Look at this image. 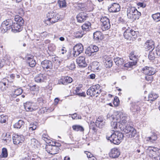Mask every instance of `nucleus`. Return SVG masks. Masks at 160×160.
<instances>
[{
	"mask_svg": "<svg viewBox=\"0 0 160 160\" xmlns=\"http://www.w3.org/2000/svg\"><path fill=\"white\" fill-rule=\"evenodd\" d=\"M129 32L130 33L131 37L133 36L134 38L137 37L138 33V32L132 30H130Z\"/></svg>",
	"mask_w": 160,
	"mask_h": 160,
	"instance_id": "obj_53",
	"label": "nucleus"
},
{
	"mask_svg": "<svg viewBox=\"0 0 160 160\" xmlns=\"http://www.w3.org/2000/svg\"><path fill=\"white\" fill-rule=\"evenodd\" d=\"M156 54L158 56H160V46H158L156 49Z\"/></svg>",
	"mask_w": 160,
	"mask_h": 160,
	"instance_id": "obj_64",
	"label": "nucleus"
},
{
	"mask_svg": "<svg viewBox=\"0 0 160 160\" xmlns=\"http://www.w3.org/2000/svg\"><path fill=\"white\" fill-rule=\"evenodd\" d=\"M159 148H157L152 147H149L148 148V150H149L151 153H152V154H155L158 151L157 149H158Z\"/></svg>",
	"mask_w": 160,
	"mask_h": 160,
	"instance_id": "obj_49",
	"label": "nucleus"
},
{
	"mask_svg": "<svg viewBox=\"0 0 160 160\" xmlns=\"http://www.w3.org/2000/svg\"><path fill=\"white\" fill-rule=\"evenodd\" d=\"M148 57L150 60H153L155 59V56L154 53L151 51L150 52Z\"/></svg>",
	"mask_w": 160,
	"mask_h": 160,
	"instance_id": "obj_51",
	"label": "nucleus"
},
{
	"mask_svg": "<svg viewBox=\"0 0 160 160\" xmlns=\"http://www.w3.org/2000/svg\"><path fill=\"white\" fill-rule=\"evenodd\" d=\"M13 22L11 19H8L3 21L0 28L2 32L4 33L11 29V26Z\"/></svg>",
	"mask_w": 160,
	"mask_h": 160,
	"instance_id": "obj_3",
	"label": "nucleus"
},
{
	"mask_svg": "<svg viewBox=\"0 0 160 160\" xmlns=\"http://www.w3.org/2000/svg\"><path fill=\"white\" fill-rule=\"evenodd\" d=\"M154 43L152 40H147L145 43L144 47L147 50L152 51L154 48Z\"/></svg>",
	"mask_w": 160,
	"mask_h": 160,
	"instance_id": "obj_16",
	"label": "nucleus"
},
{
	"mask_svg": "<svg viewBox=\"0 0 160 160\" xmlns=\"http://www.w3.org/2000/svg\"><path fill=\"white\" fill-rule=\"evenodd\" d=\"M82 85H80L78 86L76 88V89L75 90V93L77 95V93H79V91L80 90L81 88L82 87Z\"/></svg>",
	"mask_w": 160,
	"mask_h": 160,
	"instance_id": "obj_60",
	"label": "nucleus"
},
{
	"mask_svg": "<svg viewBox=\"0 0 160 160\" xmlns=\"http://www.w3.org/2000/svg\"><path fill=\"white\" fill-rule=\"evenodd\" d=\"M113 103L116 106H118V104H119V100L117 97L115 98L113 101Z\"/></svg>",
	"mask_w": 160,
	"mask_h": 160,
	"instance_id": "obj_59",
	"label": "nucleus"
},
{
	"mask_svg": "<svg viewBox=\"0 0 160 160\" xmlns=\"http://www.w3.org/2000/svg\"><path fill=\"white\" fill-rule=\"evenodd\" d=\"M87 14L84 12H81L78 14L77 16L78 22L81 23L86 20L88 18Z\"/></svg>",
	"mask_w": 160,
	"mask_h": 160,
	"instance_id": "obj_18",
	"label": "nucleus"
},
{
	"mask_svg": "<svg viewBox=\"0 0 160 160\" xmlns=\"http://www.w3.org/2000/svg\"><path fill=\"white\" fill-rule=\"evenodd\" d=\"M73 129L76 131L83 132L84 129V128L81 126L78 125H75L72 126Z\"/></svg>",
	"mask_w": 160,
	"mask_h": 160,
	"instance_id": "obj_32",
	"label": "nucleus"
},
{
	"mask_svg": "<svg viewBox=\"0 0 160 160\" xmlns=\"http://www.w3.org/2000/svg\"><path fill=\"white\" fill-rule=\"evenodd\" d=\"M120 154L119 150L117 148H112L109 153V156L113 158H118Z\"/></svg>",
	"mask_w": 160,
	"mask_h": 160,
	"instance_id": "obj_15",
	"label": "nucleus"
},
{
	"mask_svg": "<svg viewBox=\"0 0 160 160\" xmlns=\"http://www.w3.org/2000/svg\"><path fill=\"white\" fill-rule=\"evenodd\" d=\"M138 55L135 54L134 52H131L129 54V58L132 61H136L138 58Z\"/></svg>",
	"mask_w": 160,
	"mask_h": 160,
	"instance_id": "obj_37",
	"label": "nucleus"
},
{
	"mask_svg": "<svg viewBox=\"0 0 160 160\" xmlns=\"http://www.w3.org/2000/svg\"><path fill=\"white\" fill-rule=\"evenodd\" d=\"M109 20V18H108L107 17L105 16H102L101 18L100 21L102 23Z\"/></svg>",
	"mask_w": 160,
	"mask_h": 160,
	"instance_id": "obj_56",
	"label": "nucleus"
},
{
	"mask_svg": "<svg viewBox=\"0 0 160 160\" xmlns=\"http://www.w3.org/2000/svg\"><path fill=\"white\" fill-rule=\"evenodd\" d=\"M140 109V107L136 104L133 105L130 108L131 110L134 112H138Z\"/></svg>",
	"mask_w": 160,
	"mask_h": 160,
	"instance_id": "obj_42",
	"label": "nucleus"
},
{
	"mask_svg": "<svg viewBox=\"0 0 160 160\" xmlns=\"http://www.w3.org/2000/svg\"><path fill=\"white\" fill-rule=\"evenodd\" d=\"M83 50V46L81 43L78 44L73 48L72 54L74 57H76L82 52Z\"/></svg>",
	"mask_w": 160,
	"mask_h": 160,
	"instance_id": "obj_9",
	"label": "nucleus"
},
{
	"mask_svg": "<svg viewBox=\"0 0 160 160\" xmlns=\"http://www.w3.org/2000/svg\"><path fill=\"white\" fill-rule=\"evenodd\" d=\"M8 84L5 82L2 81L0 82V89L2 91H4L8 88Z\"/></svg>",
	"mask_w": 160,
	"mask_h": 160,
	"instance_id": "obj_38",
	"label": "nucleus"
},
{
	"mask_svg": "<svg viewBox=\"0 0 160 160\" xmlns=\"http://www.w3.org/2000/svg\"><path fill=\"white\" fill-rule=\"evenodd\" d=\"M47 18L46 21L49 22L52 24L57 22L60 19L59 15L53 12H48L47 15Z\"/></svg>",
	"mask_w": 160,
	"mask_h": 160,
	"instance_id": "obj_5",
	"label": "nucleus"
},
{
	"mask_svg": "<svg viewBox=\"0 0 160 160\" xmlns=\"http://www.w3.org/2000/svg\"><path fill=\"white\" fill-rule=\"evenodd\" d=\"M12 140L14 144H20L23 142L24 138L22 135H19L18 134H15L12 137Z\"/></svg>",
	"mask_w": 160,
	"mask_h": 160,
	"instance_id": "obj_12",
	"label": "nucleus"
},
{
	"mask_svg": "<svg viewBox=\"0 0 160 160\" xmlns=\"http://www.w3.org/2000/svg\"><path fill=\"white\" fill-rule=\"evenodd\" d=\"M123 36L127 40H130L131 39L132 37L129 31L126 29L124 32Z\"/></svg>",
	"mask_w": 160,
	"mask_h": 160,
	"instance_id": "obj_39",
	"label": "nucleus"
},
{
	"mask_svg": "<svg viewBox=\"0 0 160 160\" xmlns=\"http://www.w3.org/2000/svg\"><path fill=\"white\" fill-rule=\"evenodd\" d=\"M106 138L108 140H110L111 143L118 145L123 139V135L121 132H116L111 135H107Z\"/></svg>",
	"mask_w": 160,
	"mask_h": 160,
	"instance_id": "obj_1",
	"label": "nucleus"
},
{
	"mask_svg": "<svg viewBox=\"0 0 160 160\" xmlns=\"http://www.w3.org/2000/svg\"><path fill=\"white\" fill-rule=\"evenodd\" d=\"M31 159V154L29 152L24 153V156L22 160H30Z\"/></svg>",
	"mask_w": 160,
	"mask_h": 160,
	"instance_id": "obj_45",
	"label": "nucleus"
},
{
	"mask_svg": "<svg viewBox=\"0 0 160 160\" xmlns=\"http://www.w3.org/2000/svg\"><path fill=\"white\" fill-rule=\"evenodd\" d=\"M105 67L107 68H110L112 66V61L108 56L105 55L102 57Z\"/></svg>",
	"mask_w": 160,
	"mask_h": 160,
	"instance_id": "obj_11",
	"label": "nucleus"
},
{
	"mask_svg": "<svg viewBox=\"0 0 160 160\" xmlns=\"http://www.w3.org/2000/svg\"><path fill=\"white\" fill-rule=\"evenodd\" d=\"M76 62L80 66L85 67L87 66L85 58L84 56H80L78 57L76 59Z\"/></svg>",
	"mask_w": 160,
	"mask_h": 160,
	"instance_id": "obj_20",
	"label": "nucleus"
},
{
	"mask_svg": "<svg viewBox=\"0 0 160 160\" xmlns=\"http://www.w3.org/2000/svg\"><path fill=\"white\" fill-rule=\"evenodd\" d=\"M100 86L98 84L91 86L87 91V95L91 97H93L96 95V96L97 97L102 92L101 90L100 89Z\"/></svg>",
	"mask_w": 160,
	"mask_h": 160,
	"instance_id": "obj_2",
	"label": "nucleus"
},
{
	"mask_svg": "<svg viewBox=\"0 0 160 160\" xmlns=\"http://www.w3.org/2000/svg\"><path fill=\"white\" fill-rule=\"evenodd\" d=\"M8 119V117L6 115H2L0 116V122L1 123H5Z\"/></svg>",
	"mask_w": 160,
	"mask_h": 160,
	"instance_id": "obj_44",
	"label": "nucleus"
},
{
	"mask_svg": "<svg viewBox=\"0 0 160 160\" xmlns=\"http://www.w3.org/2000/svg\"><path fill=\"white\" fill-rule=\"evenodd\" d=\"M61 80V82L62 84L66 85L72 82V79L70 77H66L62 79Z\"/></svg>",
	"mask_w": 160,
	"mask_h": 160,
	"instance_id": "obj_26",
	"label": "nucleus"
},
{
	"mask_svg": "<svg viewBox=\"0 0 160 160\" xmlns=\"http://www.w3.org/2000/svg\"><path fill=\"white\" fill-rule=\"evenodd\" d=\"M135 8L134 7H131L128 8L127 10V15L128 18L131 19H132L135 12Z\"/></svg>",
	"mask_w": 160,
	"mask_h": 160,
	"instance_id": "obj_23",
	"label": "nucleus"
},
{
	"mask_svg": "<svg viewBox=\"0 0 160 160\" xmlns=\"http://www.w3.org/2000/svg\"><path fill=\"white\" fill-rule=\"evenodd\" d=\"M158 97V95L154 92L149 94L148 96V101H153Z\"/></svg>",
	"mask_w": 160,
	"mask_h": 160,
	"instance_id": "obj_29",
	"label": "nucleus"
},
{
	"mask_svg": "<svg viewBox=\"0 0 160 160\" xmlns=\"http://www.w3.org/2000/svg\"><path fill=\"white\" fill-rule=\"evenodd\" d=\"M96 126V123L94 122H91L89 126L90 130H92L93 132H97V129Z\"/></svg>",
	"mask_w": 160,
	"mask_h": 160,
	"instance_id": "obj_40",
	"label": "nucleus"
},
{
	"mask_svg": "<svg viewBox=\"0 0 160 160\" xmlns=\"http://www.w3.org/2000/svg\"><path fill=\"white\" fill-rule=\"evenodd\" d=\"M114 61L116 65L122 68H123L124 61L123 58L116 57L114 59Z\"/></svg>",
	"mask_w": 160,
	"mask_h": 160,
	"instance_id": "obj_22",
	"label": "nucleus"
},
{
	"mask_svg": "<svg viewBox=\"0 0 160 160\" xmlns=\"http://www.w3.org/2000/svg\"><path fill=\"white\" fill-rule=\"evenodd\" d=\"M23 25H20L17 23L14 22L12 24L11 28V31L12 32L16 33V32H19L22 30V26Z\"/></svg>",
	"mask_w": 160,
	"mask_h": 160,
	"instance_id": "obj_19",
	"label": "nucleus"
},
{
	"mask_svg": "<svg viewBox=\"0 0 160 160\" xmlns=\"http://www.w3.org/2000/svg\"><path fill=\"white\" fill-rule=\"evenodd\" d=\"M32 160H41V159L37 155H35L34 156H33Z\"/></svg>",
	"mask_w": 160,
	"mask_h": 160,
	"instance_id": "obj_63",
	"label": "nucleus"
},
{
	"mask_svg": "<svg viewBox=\"0 0 160 160\" xmlns=\"http://www.w3.org/2000/svg\"><path fill=\"white\" fill-rule=\"evenodd\" d=\"M123 130L127 134V137L129 138L134 137L136 134V130L132 127L129 125L126 126Z\"/></svg>",
	"mask_w": 160,
	"mask_h": 160,
	"instance_id": "obj_6",
	"label": "nucleus"
},
{
	"mask_svg": "<svg viewBox=\"0 0 160 160\" xmlns=\"http://www.w3.org/2000/svg\"><path fill=\"white\" fill-rule=\"evenodd\" d=\"M67 67L68 68H69L70 70H73L76 67L74 62L72 61L71 62L70 65L67 66Z\"/></svg>",
	"mask_w": 160,
	"mask_h": 160,
	"instance_id": "obj_50",
	"label": "nucleus"
},
{
	"mask_svg": "<svg viewBox=\"0 0 160 160\" xmlns=\"http://www.w3.org/2000/svg\"><path fill=\"white\" fill-rule=\"evenodd\" d=\"M60 146V144H58V145L48 144L46 146L45 149L49 154L54 155L58 153L60 149L59 147Z\"/></svg>",
	"mask_w": 160,
	"mask_h": 160,
	"instance_id": "obj_4",
	"label": "nucleus"
},
{
	"mask_svg": "<svg viewBox=\"0 0 160 160\" xmlns=\"http://www.w3.org/2000/svg\"><path fill=\"white\" fill-rule=\"evenodd\" d=\"M58 3L60 8H64L66 6V2L65 0H59Z\"/></svg>",
	"mask_w": 160,
	"mask_h": 160,
	"instance_id": "obj_46",
	"label": "nucleus"
},
{
	"mask_svg": "<svg viewBox=\"0 0 160 160\" xmlns=\"http://www.w3.org/2000/svg\"><path fill=\"white\" fill-rule=\"evenodd\" d=\"M84 152L87 154V157L88 158H89V159L91 158H92V157H94V156H93V155L90 152L86 151H85Z\"/></svg>",
	"mask_w": 160,
	"mask_h": 160,
	"instance_id": "obj_62",
	"label": "nucleus"
},
{
	"mask_svg": "<svg viewBox=\"0 0 160 160\" xmlns=\"http://www.w3.org/2000/svg\"><path fill=\"white\" fill-rule=\"evenodd\" d=\"M14 20L16 23H17L20 25H23L24 24V21L23 18L18 15H17L15 16Z\"/></svg>",
	"mask_w": 160,
	"mask_h": 160,
	"instance_id": "obj_30",
	"label": "nucleus"
},
{
	"mask_svg": "<svg viewBox=\"0 0 160 160\" xmlns=\"http://www.w3.org/2000/svg\"><path fill=\"white\" fill-rule=\"evenodd\" d=\"M142 72L146 75H153L155 73V71L152 67H145L142 69Z\"/></svg>",
	"mask_w": 160,
	"mask_h": 160,
	"instance_id": "obj_17",
	"label": "nucleus"
},
{
	"mask_svg": "<svg viewBox=\"0 0 160 160\" xmlns=\"http://www.w3.org/2000/svg\"><path fill=\"white\" fill-rule=\"evenodd\" d=\"M152 17L156 22L160 21V13H157L152 15Z\"/></svg>",
	"mask_w": 160,
	"mask_h": 160,
	"instance_id": "obj_41",
	"label": "nucleus"
},
{
	"mask_svg": "<svg viewBox=\"0 0 160 160\" xmlns=\"http://www.w3.org/2000/svg\"><path fill=\"white\" fill-rule=\"evenodd\" d=\"M29 87L30 90L32 91H35L38 88V86H37L36 85H34L32 86H30Z\"/></svg>",
	"mask_w": 160,
	"mask_h": 160,
	"instance_id": "obj_58",
	"label": "nucleus"
},
{
	"mask_svg": "<svg viewBox=\"0 0 160 160\" xmlns=\"http://www.w3.org/2000/svg\"><path fill=\"white\" fill-rule=\"evenodd\" d=\"M27 61V62L30 67H33L35 66L36 62L35 61L33 58V57L31 56V57H28Z\"/></svg>",
	"mask_w": 160,
	"mask_h": 160,
	"instance_id": "obj_27",
	"label": "nucleus"
},
{
	"mask_svg": "<svg viewBox=\"0 0 160 160\" xmlns=\"http://www.w3.org/2000/svg\"><path fill=\"white\" fill-rule=\"evenodd\" d=\"M11 88L13 93V94L16 96L20 95L22 92V89L20 88H18L14 86H12Z\"/></svg>",
	"mask_w": 160,
	"mask_h": 160,
	"instance_id": "obj_25",
	"label": "nucleus"
},
{
	"mask_svg": "<svg viewBox=\"0 0 160 160\" xmlns=\"http://www.w3.org/2000/svg\"><path fill=\"white\" fill-rule=\"evenodd\" d=\"M127 119V115L122 112H120L117 116V122L122 125H123L126 123Z\"/></svg>",
	"mask_w": 160,
	"mask_h": 160,
	"instance_id": "obj_10",
	"label": "nucleus"
},
{
	"mask_svg": "<svg viewBox=\"0 0 160 160\" xmlns=\"http://www.w3.org/2000/svg\"><path fill=\"white\" fill-rule=\"evenodd\" d=\"M31 145L32 147L36 148H38L39 142L38 140L35 138H32L31 139Z\"/></svg>",
	"mask_w": 160,
	"mask_h": 160,
	"instance_id": "obj_35",
	"label": "nucleus"
},
{
	"mask_svg": "<svg viewBox=\"0 0 160 160\" xmlns=\"http://www.w3.org/2000/svg\"><path fill=\"white\" fill-rule=\"evenodd\" d=\"M145 76V79L147 81L149 82H151L153 80V77L152 76V75H146Z\"/></svg>",
	"mask_w": 160,
	"mask_h": 160,
	"instance_id": "obj_54",
	"label": "nucleus"
},
{
	"mask_svg": "<svg viewBox=\"0 0 160 160\" xmlns=\"http://www.w3.org/2000/svg\"><path fill=\"white\" fill-rule=\"evenodd\" d=\"M120 9V7L119 5L118 4L114 3L112 4L108 10L110 12H113L119 11Z\"/></svg>",
	"mask_w": 160,
	"mask_h": 160,
	"instance_id": "obj_21",
	"label": "nucleus"
},
{
	"mask_svg": "<svg viewBox=\"0 0 160 160\" xmlns=\"http://www.w3.org/2000/svg\"><path fill=\"white\" fill-rule=\"evenodd\" d=\"M24 124V122L22 120H19L14 125V127L16 128H20Z\"/></svg>",
	"mask_w": 160,
	"mask_h": 160,
	"instance_id": "obj_33",
	"label": "nucleus"
},
{
	"mask_svg": "<svg viewBox=\"0 0 160 160\" xmlns=\"http://www.w3.org/2000/svg\"><path fill=\"white\" fill-rule=\"evenodd\" d=\"M41 65L44 70L51 69L53 67V64L51 61L48 60H45L42 61Z\"/></svg>",
	"mask_w": 160,
	"mask_h": 160,
	"instance_id": "obj_14",
	"label": "nucleus"
},
{
	"mask_svg": "<svg viewBox=\"0 0 160 160\" xmlns=\"http://www.w3.org/2000/svg\"><path fill=\"white\" fill-rule=\"evenodd\" d=\"M24 108L27 112H32L38 109L39 108L36 104L30 102H27L24 103Z\"/></svg>",
	"mask_w": 160,
	"mask_h": 160,
	"instance_id": "obj_7",
	"label": "nucleus"
},
{
	"mask_svg": "<svg viewBox=\"0 0 160 160\" xmlns=\"http://www.w3.org/2000/svg\"><path fill=\"white\" fill-rule=\"evenodd\" d=\"M7 150L6 148H3L2 149L1 155L2 157L6 158L8 156Z\"/></svg>",
	"mask_w": 160,
	"mask_h": 160,
	"instance_id": "obj_47",
	"label": "nucleus"
},
{
	"mask_svg": "<svg viewBox=\"0 0 160 160\" xmlns=\"http://www.w3.org/2000/svg\"><path fill=\"white\" fill-rule=\"evenodd\" d=\"M105 122H100V123H97L96 124V127L99 128H102L105 125Z\"/></svg>",
	"mask_w": 160,
	"mask_h": 160,
	"instance_id": "obj_55",
	"label": "nucleus"
},
{
	"mask_svg": "<svg viewBox=\"0 0 160 160\" xmlns=\"http://www.w3.org/2000/svg\"><path fill=\"white\" fill-rule=\"evenodd\" d=\"M48 75L45 74H39L34 78L35 81L37 82H46L48 79Z\"/></svg>",
	"mask_w": 160,
	"mask_h": 160,
	"instance_id": "obj_13",
	"label": "nucleus"
},
{
	"mask_svg": "<svg viewBox=\"0 0 160 160\" xmlns=\"http://www.w3.org/2000/svg\"><path fill=\"white\" fill-rule=\"evenodd\" d=\"M157 136L155 134H153L151 137L147 138V141L153 142L154 141L157 140Z\"/></svg>",
	"mask_w": 160,
	"mask_h": 160,
	"instance_id": "obj_43",
	"label": "nucleus"
},
{
	"mask_svg": "<svg viewBox=\"0 0 160 160\" xmlns=\"http://www.w3.org/2000/svg\"><path fill=\"white\" fill-rule=\"evenodd\" d=\"M37 101L39 105L42 106L45 103V101L42 98H39L37 99Z\"/></svg>",
	"mask_w": 160,
	"mask_h": 160,
	"instance_id": "obj_52",
	"label": "nucleus"
},
{
	"mask_svg": "<svg viewBox=\"0 0 160 160\" xmlns=\"http://www.w3.org/2000/svg\"><path fill=\"white\" fill-rule=\"evenodd\" d=\"M98 50V47L95 45H90L85 50V53L88 56H93Z\"/></svg>",
	"mask_w": 160,
	"mask_h": 160,
	"instance_id": "obj_8",
	"label": "nucleus"
},
{
	"mask_svg": "<svg viewBox=\"0 0 160 160\" xmlns=\"http://www.w3.org/2000/svg\"><path fill=\"white\" fill-rule=\"evenodd\" d=\"M2 140L6 141V142H8L11 140V137L9 133H3L2 135Z\"/></svg>",
	"mask_w": 160,
	"mask_h": 160,
	"instance_id": "obj_31",
	"label": "nucleus"
},
{
	"mask_svg": "<svg viewBox=\"0 0 160 160\" xmlns=\"http://www.w3.org/2000/svg\"><path fill=\"white\" fill-rule=\"evenodd\" d=\"M74 36L76 38H80L83 36V34L81 32L76 31L74 32Z\"/></svg>",
	"mask_w": 160,
	"mask_h": 160,
	"instance_id": "obj_48",
	"label": "nucleus"
},
{
	"mask_svg": "<svg viewBox=\"0 0 160 160\" xmlns=\"http://www.w3.org/2000/svg\"><path fill=\"white\" fill-rule=\"evenodd\" d=\"M48 136L47 134H44L42 136V138L45 141H46L48 139Z\"/></svg>",
	"mask_w": 160,
	"mask_h": 160,
	"instance_id": "obj_61",
	"label": "nucleus"
},
{
	"mask_svg": "<svg viewBox=\"0 0 160 160\" xmlns=\"http://www.w3.org/2000/svg\"><path fill=\"white\" fill-rule=\"evenodd\" d=\"M105 122V120L103 118L100 117H99L97 119L96 122V124L97 123H100V122Z\"/></svg>",
	"mask_w": 160,
	"mask_h": 160,
	"instance_id": "obj_57",
	"label": "nucleus"
},
{
	"mask_svg": "<svg viewBox=\"0 0 160 160\" xmlns=\"http://www.w3.org/2000/svg\"><path fill=\"white\" fill-rule=\"evenodd\" d=\"M91 25V23L88 22L84 23L82 26V29L85 31H89Z\"/></svg>",
	"mask_w": 160,
	"mask_h": 160,
	"instance_id": "obj_34",
	"label": "nucleus"
},
{
	"mask_svg": "<svg viewBox=\"0 0 160 160\" xmlns=\"http://www.w3.org/2000/svg\"><path fill=\"white\" fill-rule=\"evenodd\" d=\"M134 14V16H133L132 18V20H136L138 19L141 15V12L138 11L136 8Z\"/></svg>",
	"mask_w": 160,
	"mask_h": 160,
	"instance_id": "obj_36",
	"label": "nucleus"
},
{
	"mask_svg": "<svg viewBox=\"0 0 160 160\" xmlns=\"http://www.w3.org/2000/svg\"><path fill=\"white\" fill-rule=\"evenodd\" d=\"M102 29L103 31H105L110 28L111 25L109 20L106 22L102 24Z\"/></svg>",
	"mask_w": 160,
	"mask_h": 160,
	"instance_id": "obj_28",
	"label": "nucleus"
},
{
	"mask_svg": "<svg viewBox=\"0 0 160 160\" xmlns=\"http://www.w3.org/2000/svg\"><path fill=\"white\" fill-rule=\"evenodd\" d=\"M93 38L96 41H98L103 38L102 33L100 31H96L93 33Z\"/></svg>",
	"mask_w": 160,
	"mask_h": 160,
	"instance_id": "obj_24",
	"label": "nucleus"
}]
</instances>
